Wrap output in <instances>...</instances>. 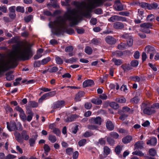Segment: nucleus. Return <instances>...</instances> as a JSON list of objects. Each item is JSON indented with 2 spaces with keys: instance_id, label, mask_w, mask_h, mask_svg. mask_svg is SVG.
Segmentation results:
<instances>
[{
  "instance_id": "obj_42",
  "label": "nucleus",
  "mask_w": 159,
  "mask_h": 159,
  "mask_svg": "<svg viewBox=\"0 0 159 159\" xmlns=\"http://www.w3.org/2000/svg\"><path fill=\"white\" fill-rule=\"evenodd\" d=\"M33 16L32 15H30L25 17L24 18L25 21L28 23L33 18Z\"/></svg>"
},
{
  "instance_id": "obj_58",
  "label": "nucleus",
  "mask_w": 159,
  "mask_h": 159,
  "mask_svg": "<svg viewBox=\"0 0 159 159\" xmlns=\"http://www.w3.org/2000/svg\"><path fill=\"white\" fill-rule=\"evenodd\" d=\"M50 60V57H47L46 58H44L41 61V64L43 65H44L46 64Z\"/></svg>"
},
{
  "instance_id": "obj_39",
  "label": "nucleus",
  "mask_w": 159,
  "mask_h": 159,
  "mask_svg": "<svg viewBox=\"0 0 159 159\" xmlns=\"http://www.w3.org/2000/svg\"><path fill=\"white\" fill-rule=\"evenodd\" d=\"M107 141L108 143L111 145H113L115 143V140L111 137H108L107 138Z\"/></svg>"
},
{
  "instance_id": "obj_53",
  "label": "nucleus",
  "mask_w": 159,
  "mask_h": 159,
  "mask_svg": "<svg viewBox=\"0 0 159 159\" xmlns=\"http://www.w3.org/2000/svg\"><path fill=\"white\" fill-rule=\"evenodd\" d=\"M29 115L27 116V117H26V120L28 121H30L32 118V116H33V113L32 111H30V112L29 113Z\"/></svg>"
},
{
  "instance_id": "obj_62",
  "label": "nucleus",
  "mask_w": 159,
  "mask_h": 159,
  "mask_svg": "<svg viewBox=\"0 0 159 159\" xmlns=\"http://www.w3.org/2000/svg\"><path fill=\"white\" fill-rule=\"evenodd\" d=\"M73 50V47L70 46L66 47L65 49V51L66 52H69L72 51Z\"/></svg>"
},
{
  "instance_id": "obj_57",
  "label": "nucleus",
  "mask_w": 159,
  "mask_h": 159,
  "mask_svg": "<svg viewBox=\"0 0 159 159\" xmlns=\"http://www.w3.org/2000/svg\"><path fill=\"white\" fill-rule=\"evenodd\" d=\"M139 101L138 97L135 96L131 100V102L132 103H137Z\"/></svg>"
},
{
  "instance_id": "obj_16",
  "label": "nucleus",
  "mask_w": 159,
  "mask_h": 159,
  "mask_svg": "<svg viewBox=\"0 0 159 159\" xmlns=\"http://www.w3.org/2000/svg\"><path fill=\"white\" fill-rule=\"evenodd\" d=\"M13 72V71H11L6 74V78L7 80L10 81L14 79V75H12Z\"/></svg>"
},
{
  "instance_id": "obj_26",
  "label": "nucleus",
  "mask_w": 159,
  "mask_h": 159,
  "mask_svg": "<svg viewBox=\"0 0 159 159\" xmlns=\"http://www.w3.org/2000/svg\"><path fill=\"white\" fill-rule=\"evenodd\" d=\"M148 10L156 9L158 7L157 3L156 2H153L151 4H149L148 6Z\"/></svg>"
},
{
  "instance_id": "obj_46",
  "label": "nucleus",
  "mask_w": 159,
  "mask_h": 159,
  "mask_svg": "<svg viewBox=\"0 0 159 159\" xmlns=\"http://www.w3.org/2000/svg\"><path fill=\"white\" fill-rule=\"evenodd\" d=\"M20 116L23 121H25L26 120V116L25 114L24 111L20 113Z\"/></svg>"
},
{
  "instance_id": "obj_43",
  "label": "nucleus",
  "mask_w": 159,
  "mask_h": 159,
  "mask_svg": "<svg viewBox=\"0 0 159 159\" xmlns=\"http://www.w3.org/2000/svg\"><path fill=\"white\" fill-rule=\"evenodd\" d=\"M49 94L48 93L43 94L39 99V102H42V101L48 97H49Z\"/></svg>"
},
{
  "instance_id": "obj_17",
  "label": "nucleus",
  "mask_w": 159,
  "mask_h": 159,
  "mask_svg": "<svg viewBox=\"0 0 159 159\" xmlns=\"http://www.w3.org/2000/svg\"><path fill=\"white\" fill-rule=\"evenodd\" d=\"M14 135L16 140L19 142L22 141V138L20 134L17 131H15L14 133Z\"/></svg>"
},
{
  "instance_id": "obj_8",
  "label": "nucleus",
  "mask_w": 159,
  "mask_h": 159,
  "mask_svg": "<svg viewBox=\"0 0 159 159\" xmlns=\"http://www.w3.org/2000/svg\"><path fill=\"white\" fill-rule=\"evenodd\" d=\"M65 102L63 100L58 101L54 103L52 106L53 109L58 108L64 106Z\"/></svg>"
},
{
  "instance_id": "obj_25",
  "label": "nucleus",
  "mask_w": 159,
  "mask_h": 159,
  "mask_svg": "<svg viewBox=\"0 0 159 159\" xmlns=\"http://www.w3.org/2000/svg\"><path fill=\"white\" fill-rule=\"evenodd\" d=\"M112 61L114 63L115 65L116 66H119L123 63L121 59H117L116 58H113L112 59Z\"/></svg>"
},
{
  "instance_id": "obj_18",
  "label": "nucleus",
  "mask_w": 159,
  "mask_h": 159,
  "mask_svg": "<svg viewBox=\"0 0 159 159\" xmlns=\"http://www.w3.org/2000/svg\"><path fill=\"white\" fill-rule=\"evenodd\" d=\"M38 135L36 134L33 136V138H30L29 140V143L31 147H33L34 146L35 143V141L36 140Z\"/></svg>"
},
{
  "instance_id": "obj_27",
  "label": "nucleus",
  "mask_w": 159,
  "mask_h": 159,
  "mask_svg": "<svg viewBox=\"0 0 159 159\" xmlns=\"http://www.w3.org/2000/svg\"><path fill=\"white\" fill-rule=\"evenodd\" d=\"M143 144L144 143L143 141H139L135 143L134 146L137 148L141 149L143 148Z\"/></svg>"
},
{
  "instance_id": "obj_48",
  "label": "nucleus",
  "mask_w": 159,
  "mask_h": 159,
  "mask_svg": "<svg viewBox=\"0 0 159 159\" xmlns=\"http://www.w3.org/2000/svg\"><path fill=\"white\" fill-rule=\"evenodd\" d=\"M110 136L115 139H117L119 135L117 133L115 132H111L110 134Z\"/></svg>"
},
{
  "instance_id": "obj_22",
  "label": "nucleus",
  "mask_w": 159,
  "mask_h": 159,
  "mask_svg": "<svg viewBox=\"0 0 159 159\" xmlns=\"http://www.w3.org/2000/svg\"><path fill=\"white\" fill-rule=\"evenodd\" d=\"M19 37H15L11 38L10 40L8 41V43L9 44L12 43H19V41L18 40Z\"/></svg>"
},
{
  "instance_id": "obj_13",
  "label": "nucleus",
  "mask_w": 159,
  "mask_h": 159,
  "mask_svg": "<svg viewBox=\"0 0 159 159\" xmlns=\"http://www.w3.org/2000/svg\"><path fill=\"white\" fill-rule=\"evenodd\" d=\"M94 83L92 80H85L83 83V86L84 88L87 87L91 86L93 85Z\"/></svg>"
},
{
  "instance_id": "obj_12",
  "label": "nucleus",
  "mask_w": 159,
  "mask_h": 159,
  "mask_svg": "<svg viewBox=\"0 0 159 159\" xmlns=\"http://www.w3.org/2000/svg\"><path fill=\"white\" fill-rule=\"evenodd\" d=\"M157 139L154 137H152L150 140H148L147 144L152 146H155L157 143Z\"/></svg>"
},
{
  "instance_id": "obj_2",
  "label": "nucleus",
  "mask_w": 159,
  "mask_h": 159,
  "mask_svg": "<svg viewBox=\"0 0 159 159\" xmlns=\"http://www.w3.org/2000/svg\"><path fill=\"white\" fill-rule=\"evenodd\" d=\"M90 6L88 7L84 11L79 9H73L68 10L65 14V18L70 22V25L73 26L77 24L79 18L83 16L87 18L91 17L90 12L92 9L99 6L103 3L102 0H88Z\"/></svg>"
},
{
  "instance_id": "obj_60",
  "label": "nucleus",
  "mask_w": 159,
  "mask_h": 159,
  "mask_svg": "<svg viewBox=\"0 0 159 159\" xmlns=\"http://www.w3.org/2000/svg\"><path fill=\"white\" fill-rule=\"evenodd\" d=\"M58 70V68L56 66L53 67L49 69L50 73H54L57 72Z\"/></svg>"
},
{
  "instance_id": "obj_55",
  "label": "nucleus",
  "mask_w": 159,
  "mask_h": 159,
  "mask_svg": "<svg viewBox=\"0 0 159 159\" xmlns=\"http://www.w3.org/2000/svg\"><path fill=\"white\" fill-rule=\"evenodd\" d=\"M130 79L134 81H137L139 82L141 80L140 78L138 76H131L130 77Z\"/></svg>"
},
{
  "instance_id": "obj_63",
  "label": "nucleus",
  "mask_w": 159,
  "mask_h": 159,
  "mask_svg": "<svg viewBox=\"0 0 159 159\" xmlns=\"http://www.w3.org/2000/svg\"><path fill=\"white\" fill-rule=\"evenodd\" d=\"M76 30L78 34H83L84 32V30L83 28H76Z\"/></svg>"
},
{
  "instance_id": "obj_45",
  "label": "nucleus",
  "mask_w": 159,
  "mask_h": 159,
  "mask_svg": "<svg viewBox=\"0 0 159 159\" xmlns=\"http://www.w3.org/2000/svg\"><path fill=\"white\" fill-rule=\"evenodd\" d=\"M56 63L59 65L63 63L62 59L59 57L57 56L55 58Z\"/></svg>"
},
{
  "instance_id": "obj_15",
  "label": "nucleus",
  "mask_w": 159,
  "mask_h": 159,
  "mask_svg": "<svg viewBox=\"0 0 159 159\" xmlns=\"http://www.w3.org/2000/svg\"><path fill=\"white\" fill-rule=\"evenodd\" d=\"M121 67L123 70L124 72L129 71L132 69V68L129 64H124L122 65Z\"/></svg>"
},
{
  "instance_id": "obj_28",
  "label": "nucleus",
  "mask_w": 159,
  "mask_h": 159,
  "mask_svg": "<svg viewBox=\"0 0 159 159\" xmlns=\"http://www.w3.org/2000/svg\"><path fill=\"white\" fill-rule=\"evenodd\" d=\"M122 111L125 113L128 112L129 113H132L133 110L127 107H124L122 108Z\"/></svg>"
},
{
  "instance_id": "obj_30",
  "label": "nucleus",
  "mask_w": 159,
  "mask_h": 159,
  "mask_svg": "<svg viewBox=\"0 0 159 159\" xmlns=\"http://www.w3.org/2000/svg\"><path fill=\"white\" fill-rule=\"evenodd\" d=\"M115 8L116 10L118 11H122L123 9V7L121 3L116 4L115 5Z\"/></svg>"
},
{
  "instance_id": "obj_50",
  "label": "nucleus",
  "mask_w": 159,
  "mask_h": 159,
  "mask_svg": "<svg viewBox=\"0 0 159 159\" xmlns=\"http://www.w3.org/2000/svg\"><path fill=\"white\" fill-rule=\"evenodd\" d=\"M16 11L18 12L23 13L25 11L24 7L21 6H18L16 8Z\"/></svg>"
},
{
  "instance_id": "obj_52",
  "label": "nucleus",
  "mask_w": 159,
  "mask_h": 159,
  "mask_svg": "<svg viewBox=\"0 0 159 159\" xmlns=\"http://www.w3.org/2000/svg\"><path fill=\"white\" fill-rule=\"evenodd\" d=\"M132 154L134 155H136L139 156L140 157L143 156H144V154L141 151H135L133 152Z\"/></svg>"
},
{
  "instance_id": "obj_10",
  "label": "nucleus",
  "mask_w": 159,
  "mask_h": 159,
  "mask_svg": "<svg viewBox=\"0 0 159 159\" xmlns=\"http://www.w3.org/2000/svg\"><path fill=\"white\" fill-rule=\"evenodd\" d=\"M105 40L107 43L110 44H114L116 42V39L110 36L106 37L105 38Z\"/></svg>"
},
{
  "instance_id": "obj_64",
  "label": "nucleus",
  "mask_w": 159,
  "mask_h": 159,
  "mask_svg": "<svg viewBox=\"0 0 159 159\" xmlns=\"http://www.w3.org/2000/svg\"><path fill=\"white\" fill-rule=\"evenodd\" d=\"M153 109L159 108V103H154L151 106Z\"/></svg>"
},
{
  "instance_id": "obj_35",
  "label": "nucleus",
  "mask_w": 159,
  "mask_h": 159,
  "mask_svg": "<svg viewBox=\"0 0 159 159\" xmlns=\"http://www.w3.org/2000/svg\"><path fill=\"white\" fill-rule=\"evenodd\" d=\"M106 143V142L104 139L101 138L98 140V141L96 143V144L98 145L100 144L101 145H103L105 144Z\"/></svg>"
},
{
  "instance_id": "obj_31",
  "label": "nucleus",
  "mask_w": 159,
  "mask_h": 159,
  "mask_svg": "<svg viewBox=\"0 0 159 159\" xmlns=\"http://www.w3.org/2000/svg\"><path fill=\"white\" fill-rule=\"evenodd\" d=\"M149 3H148L144 2H141L139 3V5L142 8L145 9H148V6Z\"/></svg>"
},
{
  "instance_id": "obj_4",
  "label": "nucleus",
  "mask_w": 159,
  "mask_h": 159,
  "mask_svg": "<svg viewBox=\"0 0 159 159\" xmlns=\"http://www.w3.org/2000/svg\"><path fill=\"white\" fill-rule=\"evenodd\" d=\"M145 51L147 53L150 54V59L151 60L152 59L154 55L156 53L154 48L150 45H148L145 47Z\"/></svg>"
},
{
  "instance_id": "obj_32",
  "label": "nucleus",
  "mask_w": 159,
  "mask_h": 159,
  "mask_svg": "<svg viewBox=\"0 0 159 159\" xmlns=\"http://www.w3.org/2000/svg\"><path fill=\"white\" fill-rule=\"evenodd\" d=\"M110 106L116 110L119 107V106L118 104L115 102H112L110 104Z\"/></svg>"
},
{
  "instance_id": "obj_38",
  "label": "nucleus",
  "mask_w": 159,
  "mask_h": 159,
  "mask_svg": "<svg viewBox=\"0 0 159 159\" xmlns=\"http://www.w3.org/2000/svg\"><path fill=\"white\" fill-rule=\"evenodd\" d=\"M103 152L106 155H109L110 152V149L107 146H105L103 148Z\"/></svg>"
},
{
  "instance_id": "obj_37",
  "label": "nucleus",
  "mask_w": 159,
  "mask_h": 159,
  "mask_svg": "<svg viewBox=\"0 0 159 159\" xmlns=\"http://www.w3.org/2000/svg\"><path fill=\"white\" fill-rule=\"evenodd\" d=\"M28 104L30 106L32 107H37L38 106V104L37 102L33 101L29 102Z\"/></svg>"
},
{
  "instance_id": "obj_51",
  "label": "nucleus",
  "mask_w": 159,
  "mask_h": 159,
  "mask_svg": "<svg viewBox=\"0 0 159 159\" xmlns=\"http://www.w3.org/2000/svg\"><path fill=\"white\" fill-rule=\"evenodd\" d=\"M86 139H82L79 141L78 143L80 147L83 146L86 143Z\"/></svg>"
},
{
  "instance_id": "obj_20",
  "label": "nucleus",
  "mask_w": 159,
  "mask_h": 159,
  "mask_svg": "<svg viewBox=\"0 0 159 159\" xmlns=\"http://www.w3.org/2000/svg\"><path fill=\"white\" fill-rule=\"evenodd\" d=\"M84 93L83 91H80L75 95V99L76 101H80V98L84 95Z\"/></svg>"
},
{
  "instance_id": "obj_56",
  "label": "nucleus",
  "mask_w": 159,
  "mask_h": 159,
  "mask_svg": "<svg viewBox=\"0 0 159 159\" xmlns=\"http://www.w3.org/2000/svg\"><path fill=\"white\" fill-rule=\"evenodd\" d=\"M122 148L120 145H117L115 151L117 154H119Z\"/></svg>"
},
{
  "instance_id": "obj_14",
  "label": "nucleus",
  "mask_w": 159,
  "mask_h": 159,
  "mask_svg": "<svg viewBox=\"0 0 159 159\" xmlns=\"http://www.w3.org/2000/svg\"><path fill=\"white\" fill-rule=\"evenodd\" d=\"M106 125L107 128L110 131L113 130L114 129V125L112 122L110 120H108L107 121Z\"/></svg>"
},
{
  "instance_id": "obj_61",
  "label": "nucleus",
  "mask_w": 159,
  "mask_h": 159,
  "mask_svg": "<svg viewBox=\"0 0 159 159\" xmlns=\"http://www.w3.org/2000/svg\"><path fill=\"white\" fill-rule=\"evenodd\" d=\"M16 130L19 131L22 130L23 127L20 124H18L16 125Z\"/></svg>"
},
{
  "instance_id": "obj_3",
  "label": "nucleus",
  "mask_w": 159,
  "mask_h": 159,
  "mask_svg": "<svg viewBox=\"0 0 159 159\" xmlns=\"http://www.w3.org/2000/svg\"><path fill=\"white\" fill-rule=\"evenodd\" d=\"M66 21L64 19H58L54 21L52 26L54 34L56 35H59L61 33H66L71 34L74 33V30L71 28H67L65 26Z\"/></svg>"
},
{
  "instance_id": "obj_1",
  "label": "nucleus",
  "mask_w": 159,
  "mask_h": 159,
  "mask_svg": "<svg viewBox=\"0 0 159 159\" xmlns=\"http://www.w3.org/2000/svg\"><path fill=\"white\" fill-rule=\"evenodd\" d=\"M13 48L15 51L8 54L7 64L5 63L3 60L1 59L0 73L4 72L9 68L16 67L17 65L16 63L18 61L28 60L33 56L31 48L30 47L20 48L18 45H16Z\"/></svg>"
},
{
  "instance_id": "obj_23",
  "label": "nucleus",
  "mask_w": 159,
  "mask_h": 159,
  "mask_svg": "<svg viewBox=\"0 0 159 159\" xmlns=\"http://www.w3.org/2000/svg\"><path fill=\"white\" fill-rule=\"evenodd\" d=\"M132 139L131 136H127L123 138L122 141L124 143H127L130 142Z\"/></svg>"
},
{
  "instance_id": "obj_24",
  "label": "nucleus",
  "mask_w": 159,
  "mask_h": 159,
  "mask_svg": "<svg viewBox=\"0 0 159 159\" xmlns=\"http://www.w3.org/2000/svg\"><path fill=\"white\" fill-rule=\"evenodd\" d=\"M77 117V116L75 115H72L69 116L65 119V121L67 122H70L74 121Z\"/></svg>"
},
{
  "instance_id": "obj_11",
  "label": "nucleus",
  "mask_w": 159,
  "mask_h": 159,
  "mask_svg": "<svg viewBox=\"0 0 159 159\" xmlns=\"http://www.w3.org/2000/svg\"><path fill=\"white\" fill-rule=\"evenodd\" d=\"M124 25L123 24L120 22H117L113 24V27L117 30H121L124 28Z\"/></svg>"
},
{
  "instance_id": "obj_6",
  "label": "nucleus",
  "mask_w": 159,
  "mask_h": 159,
  "mask_svg": "<svg viewBox=\"0 0 159 159\" xmlns=\"http://www.w3.org/2000/svg\"><path fill=\"white\" fill-rule=\"evenodd\" d=\"M122 37L126 39L127 45L129 47L132 46L133 44V37L129 34H126L122 35Z\"/></svg>"
},
{
  "instance_id": "obj_29",
  "label": "nucleus",
  "mask_w": 159,
  "mask_h": 159,
  "mask_svg": "<svg viewBox=\"0 0 159 159\" xmlns=\"http://www.w3.org/2000/svg\"><path fill=\"white\" fill-rule=\"evenodd\" d=\"M48 140L52 143H54L57 140V138L55 135L50 134L48 135Z\"/></svg>"
},
{
  "instance_id": "obj_5",
  "label": "nucleus",
  "mask_w": 159,
  "mask_h": 159,
  "mask_svg": "<svg viewBox=\"0 0 159 159\" xmlns=\"http://www.w3.org/2000/svg\"><path fill=\"white\" fill-rule=\"evenodd\" d=\"M146 106V105H145V104H143V105L141 106V108H144L143 112L145 114L150 115L154 114L156 112L155 110L152 108L151 107H148L145 108Z\"/></svg>"
},
{
  "instance_id": "obj_54",
  "label": "nucleus",
  "mask_w": 159,
  "mask_h": 159,
  "mask_svg": "<svg viewBox=\"0 0 159 159\" xmlns=\"http://www.w3.org/2000/svg\"><path fill=\"white\" fill-rule=\"evenodd\" d=\"M126 45L125 43H121L118 46V48L120 50H123L124 48H125Z\"/></svg>"
},
{
  "instance_id": "obj_19",
  "label": "nucleus",
  "mask_w": 159,
  "mask_h": 159,
  "mask_svg": "<svg viewBox=\"0 0 159 159\" xmlns=\"http://www.w3.org/2000/svg\"><path fill=\"white\" fill-rule=\"evenodd\" d=\"M153 24L151 23H144L140 25V27L142 28H151Z\"/></svg>"
},
{
  "instance_id": "obj_7",
  "label": "nucleus",
  "mask_w": 159,
  "mask_h": 159,
  "mask_svg": "<svg viewBox=\"0 0 159 159\" xmlns=\"http://www.w3.org/2000/svg\"><path fill=\"white\" fill-rule=\"evenodd\" d=\"M102 121V120L100 116L92 117L89 120V121L90 123L95 124L99 125H101Z\"/></svg>"
},
{
  "instance_id": "obj_47",
  "label": "nucleus",
  "mask_w": 159,
  "mask_h": 159,
  "mask_svg": "<svg viewBox=\"0 0 159 159\" xmlns=\"http://www.w3.org/2000/svg\"><path fill=\"white\" fill-rule=\"evenodd\" d=\"M139 64V62L137 60H134L130 62V66H131L134 67H137Z\"/></svg>"
},
{
  "instance_id": "obj_44",
  "label": "nucleus",
  "mask_w": 159,
  "mask_h": 159,
  "mask_svg": "<svg viewBox=\"0 0 159 159\" xmlns=\"http://www.w3.org/2000/svg\"><path fill=\"white\" fill-rule=\"evenodd\" d=\"M92 43L95 45H97L101 43V41L100 39H93L91 41Z\"/></svg>"
},
{
  "instance_id": "obj_33",
  "label": "nucleus",
  "mask_w": 159,
  "mask_h": 159,
  "mask_svg": "<svg viewBox=\"0 0 159 159\" xmlns=\"http://www.w3.org/2000/svg\"><path fill=\"white\" fill-rule=\"evenodd\" d=\"M92 103L96 105H100L102 104V101L99 99H93L91 100Z\"/></svg>"
},
{
  "instance_id": "obj_34",
  "label": "nucleus",
  "mask_w": 159,
  "mask_h": 159,
  "mask_svg": "<svg viewBox=\"0 0 159 159\" xmlns=\"http://www.w3.org/2000/svg\"><path fill=\"white\" fill-rule=\"evenodd\" d=\"M115 100L116 102L120 103H125L126 101L125 98L123 97L116 98Z\"/></svg>"
},
{
  "instance_id": "obj_21",
  "label": "nucleus",
  "mask_w": 159,
  "mask_h": 159,
  "mask_svg": "<svg viewBox=\"0 0 159 159\" xmlns=\"http://www.w3.org/2000/svg\"><path fill=\"white\" fill-rule=\"evenodd\" d=\"M21 135L22 139H23L25 140H28L29 137L28 131L25 130L22 131L21 133Z\"/></svg>"
},
{
  "instance_id": "obj_41",
  "label": "nucleus",
  "mask_w": 159,
  "mask_h": 159,
  "mask_svg": "<svg viewBox=\"0 0 159 159\" xmlns=\"http://www.w3.org/2000/svg\"><path fill=\"white\" fill-rule=\"evenodd\" d=\"M149 153L150 156H154L156 154V150L154 148H151L149 150Z\"/></svg>"
},
{
  "instance_id": "obj_49",
  "label": "nucleus",
  "mask_w": 159,
  "mask_h": 159,
  "mask_svg": "<svg viewBox=\"0 0 159 159\" xmlns=\"http://www.w3.org/2000/svg\"><path fill=\"white\" fill-rule=\"evenodd\" d=\"M87 128L91 130H97L98 127L96 125H88L87 126Z\"/></svg>"
},
{
  "instance_id": "obj_9",
  "label": "nucleus",
  "mask_w": 159,
  "mask_h": 159,
  "mask_svg": "<svg viewBox=\"0 0 159 159\" xmlns=\"http://www.w3.org/2000/svg\"><path fill=\"white\" fill-rule=\"evenodd\" d=\"M7 129L10 131L16 130V125L14 121L11 122L10 124L8 122H7Z\"/></svg>"
},
{
  "instance_id": "obj_36",
  "label": "nucleus",
  "mask_w": 159,
  "mask_h": 159,
  "mask_svg": "<svg viewBox=\"0 0 159 159\" xmlns=\"http://www.w3.org/2000/svg\"><path fill=\"white\" fill-rule=\"evenodd\" d=\"M119 16L116 15L114 16H113L111 17L108 20L110 21L114 22L116 20L118 21V20H119Z\"/></svg>"
},
{
  "instance_id": "obj_59",
  "label": "nucleus",
  "mask_w": 159,
  "mask_h": 159,
  "mask_svg": "<svg viewBox=\"0 0 159 159\" xmlns=\"http://www.w3.org/2000/svg\"><path fill=\"white\" fill-rule=\"evenodd\" d=\"M154 16L152 14L148 15L147 18V20L148 21H152L154 18Z\"/></svg>"
},
{
  "instance_id": "obj_40",
  "label": "nucleus",
  "mask_w": 159,
  "mask_h": 159,
  "mask_svg": "<svg viewBox=\"0 0 159 159\" xmlns=\"http://www.w3.org/2000/svg\"><path fill=\"white\" fill-rule=\"evenodd\" d=\"M93 50L92 48L89 46L86 47L85 49V52L88 54H91Z\"/></svg>"
}]
</instances>
